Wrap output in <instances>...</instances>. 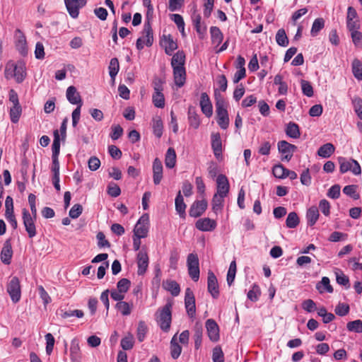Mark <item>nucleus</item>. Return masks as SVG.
I'll use <instances>...</instances> for the list:
<instances>
[{
    "mask_svg": "<svg viewBox=\"0 0 362 362\" xmlns=\"http://www.w3.org/2000/svg\"><path fill=\"white\" fill-rule=\"evenodd\" d=\"M45 337L46 340V353L50 355L53 351L55 340L51 333H47Z\"/></svg>",
    "mask_w": 362,
    "mask_h": 362,
    "instance_id": "nucleus-55",
    "label": "nucleus"
},
{
    "mask_svg": "<svg viewBox=\"0 0 362 362\" xmlns=\"http://www.w3.org/2000/svg\"><path fill=\"white\" fill-rule=\"evenodd\" d=\"M224 197L218 196V194H214L212 199V210L217 213L221 211L223 207Z\"/></svg>",
    "mask_w": 362,
    "mask_h": 362,
    "instance_id": "nucleus-50",
    "label": "nucleus"
},
{
    "mask_svg": "<svg viewBox=\"0 0 362 362\" xmlns=\"http://www.w3.org/2000/svg\"><path fill=\"white\" fill-rule=\"evenodd\" d=\"M188 119L191 127L194 129H197L199 127L200 124L199 117L194 108H189Z\"/></svg>",
    "mask_w": 362,
    "mask_h": 362,
    "instance_id": "nucleus-37",
    "label": "nucleus"
},
{
    "mask_svg": "<svg viewBox=\"0 0 362 362\" xmlns=\"http://www.w3.org/2000/svg\"><path fill=\"white\" fill-rule=\"evenodd\" d=\"M5 76L6 78H14L18 83H22L26 77L25 64L20 62L16 64L7 65Z\"/></svg>",
    "mask_w": 362,
    "mask_h": 362,
    "instance_id": "nucleus-2",
    "label": "nucleus"
},
{
    "mask_svg": "<svg viewBox=\"0 0 362 362\" xmlns=\"http://www.w3.org/2000/svg\"><path fill=\"white\" fill-rule=\"evenodd\" d=\"M316 288L321 293H324L325 291L328 293L333 292V288L330 285L329 279L326 276L322 277L321 281L317 284Z\"/></svg>",
    "mask_w": 362,
    "mask_h": 362,
    "instance_id": "nucleus-33",
    "label": "nucleus"
},
{
    "mask_svg": "<svg viewBox=\"0 0 362 362\" xmlns=\"http://www.w3.org/2000/svg\"><path fill=\"white\" fill-rule=\"evenodd\" d=\"M211 147L216 158H218L222 154V142L219 134H213L211 135Z\"/></svg>",
    "mask_w": 362,
    "mask_h": 362,
    "instance_id": "nucleus-24",
    "label": "nucleus"
},
{
    "mask_svg": "<svg viewBox=\"0 0 362 362\" xmlns=\"http://www.w3.org/2000/svg\"><path fill=\"white\" fill-rule=\"evenodd\" d=\"M130 284L131 282L129 279L123 278L117 282V290L125 293L128 291Z\"/></svg>",
    "mask_w": 362,
    "mask_h": 362,
    "instance_id": "nucleus-60",
    "label": "nucleus"
},
{
    "mask_svg": "<svg viewBox=\"0 0 362 362\" xmlns=\"http://www.w3.org/2000/svg\"><path fill=\"white\" fill-rule=\"evenodd\" d=\"M136 263L138 267V275H144L148 269L149 263L148 255L144 247H143L137 254Z\"/></svg>",
    "mask_w": 362,
    "mask_h": 362,
    "instance_id": "nucleus-9",
    "label": "nucleus"
},
{
    "mask_svg": "<svg viewBox=\"0 0 362 362\" xmlns=\"http://www.w3.org/2000/svg\"><path fill=\"white\" fill-rule=\"evenodd\" d=\"M207 202L205 199L195 201L190 206L189 215L197 218L202 216L207 209Z\"/></svg>",
    "mask_w": 362,
    "mask_h": 362,
    "instance_id": "nucleus-13",
    "label": "nucleus"
},
{
    "mask_svg": "<svg viewBox=\"0 0 362 362\" xmlns=\"http://www.w3.org/2000/svg\"><path fill=\"white\" fill-rule=\"evenodd\" d=\"M286 226L289 228H294L299 224V218L296 212L288 214L286 221Z\"/></svg>",
    "mask_w": 362,
    "mask_h": 362,
    "instance_id": "nucleus-46",
    "label": "nucleus"
},
{
    "mask_svg": "<svg viewBox=\"0 0 362 362\" xmlns=\"http://www.w3.org/2000/svg\"><path fill=\"white\" fill-rule=\"evenodd\" d=\"M59 315L62 318L66 319L70 317H76L78 318H81L83 317L84 313L81 310H59Z\"/></svg>",
    "mask_w": 362,
    "mask_h": 362,
    "instance_id": "nucleus-41",
    "label": "nucleus"
},
{
    "mask_svg": "<svg viewBox=\"0 0 362 362\" xmlns=\"http://www.w3.org/2000/svg\"><path fill=\"white\" fill-rule=\"evenodd\" d=\"M22 218L28 237L30 238H34L37 234L35 226L36 218L31 216L29 211L24 208L22 210Z\"/></svg>",
    "mask_w": 362,
    "mask_h": 362,
    "instance_id": "nucleus-7",
    "label": "nucleus"
},
{
    "mask_svg": "<svg viewBox=\"0 0 362 362\" xmlns=\"http://www.w3.org/2000/svg\"><path fill=\"white\" fill-rule=\"evenodd\" d=\"M13 255L11 245L6 240L1 252V260L5 264H10Z\"/></svg>",
    "mask_w": 362,
    "mask_h": 362,
    "instance_id": "nucleus-23",
    "label": "nucleus"
},
{
    "mask_svg": "<svg viewBox=\"0 0 362 362\" xmlns=\"http://www.w3.org/2000/svg\"><path fill=\"white\" fill-rule=\"evenodd\" d=\"M351 67L354 77L359 81H362V62L358 59H354Z\"/></svg>",
    "mask_w": 362,
    "mask_h": 362,
    "instance_id": "nucleus-35",
    "label": "nucleus"
},
{
    "mask_svg": "<svg viewBox=\"0 0 362 362\" xmlns=\"http://www.w3.org/2000/svg\"><path fill=\"white\" fill-rule=\"evenodd\" d=\"M296 148L297 147L295 145L291 144L286 141H280L278 143V149L282 156L281 160H283L289 161Z\"/></svg>",
    "mask_w": 362,
    "mask_h": 362,
    "instance_id": "nucleus-12",
    "label": "nucleus"
},
{
    "mask_svg": "<svg viewBox=\"0 0 362 362\" xmlns=\"http://www.w3.org/2000/svg\"><path fill=\"white\" fill-rule=\"evenodd\" d=\"M339 170L341 173H345L348 171L351 172L354 175L361 174V168L356 160L353 158H346L344 157H339Z\"/></svg>",
    "mask_w": 362,
    "mask_h": 362,
    "instance_id": "nucleus-4",
    "label": "nucleus"
},
{
    "mask_svg": "<svg viewBox=\"0 0 362 362\" xmlns=\"http://www.w3.org/2000/svg\"><path fill=\"white\" fill-rule=\"evenodd\" d=\"M185 305L189 317L193 318L196 313L195 298L193 291L187 288L185 290Z\"/></svg>",
    "mask_w": 362,
    "mask_h": 362,
    "instance_id": "nucleus-11",
    "label": "nucleus"
},
{
    "mask_svg": "<svg viewBox=\"0 0 362 362\" xmlns=\"http://www.w3.org/2000/svg\"><path fill=\"white\" fill-rule=\"evenodd\" d=\"M66 96L68 101L72 105H83V102L79 93L76 87L71 86L66 89Z\"/></svg>",
    "mask_w": 362,
    "mask_h": 362,
    "instance_id": "nucleus-20",
    "label": "nucleus"
},
{
    "mask_svg": "<svg viewBox=\"0 0 362 362\" xmlns=\"http://www.w3.org/2000/svg\"><path fill=\"white\" fill-rule=\"evenodd\" d=\"M347 329L351 332H355L357 333H362V321L356 320L352 322H349L347 324Z\"/></svg>",
    "mask_w": 362,
    "mask_h": 362,
    "instance_id": "nucleus-54",
    "label": "nucleus"
},
{
    "mask_svg": "<svg viewBox=\"0 0 362 362\" xmlns=\"http://www.w3.org/2000/svg\"><path fill=\"white\" fill-rule=\"evenodd\" d=\"M211 35V40L214 44L219 45L223 40V34L221 30L216 26H213L210 29Z\"/></svg>",
    "mask_w": 362,
    "mask_h": 362,
    "instance_id": "nucleus-43",
    "label": "nucleus"
},
{
    "mask_svg": "<svg viewBox=\"0 0 362 362\" xmlns=\"http://www.w3.org/2000/svg\"><path fill=\"white\" fill-rule=\"evenodd\" d=\"M319 216V210L317 206L310 207L306 213L308 224L310 226H313L318 220Z\"/></svg>",
    "mask_w": 362,
    "mask_h": 362,
    "instance_id": "nucleus-26",
    "label": "nucleus"
},
{
    "mask_svg": "<svg viewBox=\"0 0 362 362\" xmlns=\"http://www.w3.org/2000/svg\"><path fill=\"white\" fill-rule=\"evenodd\" d=\"M200 107L202 112L207 117H210L213 114V107L210 101L209 97L206 93L201 94Z\"/></svg>",
    "mask_w": 362,
    "mask_h": 362,
    "instance_id": "nucleus-21",
    "label": "nucleus"
},
{
    "mask_svg": "<svg viewBox=\"0 0 362 362\" xmlns=\"http://www.w3.org/2000/svg\"><path fill=\"white\" fill-rule=\"evenodd\" d=\"M115 308L122 315L127 316L132 313L133 304H129L125 301H120L117 303Z\"/></svg>",
    "mask_w": 362,
    "mask_h": 362,
    "instance_id": "nucleus-32",
    "label": "nucleus"
},
{
    "mask_svg": "<svg viewBox=\"0 0 362 362\" xmlns=\"http://www.w3.org/2000/svg\"><path fill=\"white\" fill-rule=\"evenodd\" d=\"M352 41L356 47H362V33L358 30L351 33Z\"/></svg>",
    "mask_w": 362,
    "mask_h": 362,
    "instance_id": "nucleus-64",
    "label": "nucleus"
},
{
    "mask_svg": "<svg viewBox=\"0 0 362 362\" xmlns=\"http://www.w3.org/2000/svg\"><path fill=\"white\" fill-rule=\"evenodd\" d=\"M108 69L110 76L111 79L114 81L119 70V64L117 58H112L110 59Z\"/></svg>",
    "mask_w": 362,
    "mask_h": 362,
    "instance_id": "nucleus-36",
    "label": "nucleus"
},
{
    "mask_svg": "<svg viewBox=\"0 0 362 362\" xmlns=\"http://www.w3.org/2000/svg\"><path fill=\"white\" fill-rule=\"evenodd\" d=\"M182 353V346L178 344L176 334L174 335L170 341V355L173 359L179 358Z\"/></svg>",
    "mask_w": 362,
    "mask_h": 362,
    "instance_id": "nucleus-27",
    "label": "nucleus"
},
{
    "mask_svg": "<svg viewBox=\"0 0 362 362\" xmlns=\"http://www.w3.org/2000/svg\"><path fill=\"white\" fill-rule=\"evenodd\" d=\"M52 156L58 157L60 151V138L57 129L54 131V141L52 146Z\"/></svg>",
    "mask_w": 362,
    "mask_h": 362,
    "instance_id": "nucleus-40",
    "label": "nucleus"
},
{
    "mask_svg": "<svg viewBox=\"0 0 362 362\" xmlns=\"http://www.w3.org/2000/svg\"><path fill=\"white\" fill-rule=\"evenodd\" d=\"M6 291L13 303L19 302L21 297V288L19 279L17 276L12 277L8 281Z\"/></svg>",
    "mask_w": 362,
    "mask_h": 362,
    "instance_id": "nucleus-6",
    "label": "nucleus"
},
{
    "mask_svg": "<svg viewBox=\"0 0 362 362\" xmlns=\"http://www.w3.org/2000/svg\"><path fill=\"white\" fill-rule=\"evenodd\" d=\"M176 163V153L173 148L170 147L166 152L165 158V166L168 168H173Z\"/></svg>",
    "mask_w": 362,
    "mask_h": 362,
    "instance_id": "nucleus-29",
    "label": "nucleus"
},
{
    "mask_svg": "<svg viewBox=\"0 0 362 362\" xmlns=\"http://www.w3.org/2000/svg\"><path fill=\"white\" fill-rule=\"evenodd\" d=\"M153 105L158 108H163L165 106V98L162 92H154L152 96Z\"/></svg>",
    "mask_w": 362,
    "mask_h": 362,
    "instance_id": "nucleus-48",
    "label": "nucleus"
},
{
    "mask_svg": "<svg viewBox=\"0 0 362 362\" xmlns=\"http://www.w3.org/2000/svg\"><path fill=\"white\" fill-rule=\"evenodd\" d=\"M187 267L199 268V258L197 254L190 253L187 259Z\"/></svg>",
    "mask_w": 362,
    "mask_h": 362,
    "instance_id": "nucleus-57",
    "label": "nucleus"
},
{
    "mask_svg": "<svg viewBox=\"0 0 362 362\" xmlns=\"http://www.w3.org/2000/svg\"><path fill=\"white\" fill-rule=\"evenodd\" d=\"M286 172L287 169L284 168L281 164L275 165L272 169V173L274 177L279 179L286 178Z\"/></svg>",
    "mask_w": 362,
    "mask_h": 362,
    "instance_id": "nucleus-51",
    "label": "nucleus"
},
{
    "mask_svg": "<svg viewBox=\"0 0 362 362\" xmlns=\"http://www.w3.org/2000/svg\"><path fill=\"white\" fill-rule=\"evenodd\" d=\"M171 20L177 25L178 30L182 34V37H185L186 34L185 32V22L182 16L180 14H172Z\"/></svg>",
    "mask_w": 362,
    "mask_h": 362,
    "instance_id": "nucleus-38",
    "label": "nucleus"
},
{
    "mask_svg": "<svg viewBox=\"0 0 362 362\" xmlns=\"http://www.w3.org/2000/svg\"><path fill=\"white\" fill-rule=\"evenodd\" d=\"M173 78L175 85L178 88L182 87L186 81V71L185 66L174 67Z\"/></svg>",
    "mask_w": 362,
    "mask_h": 362,
    "instance_id": "nucleus-22",
    "label": "nucleus"
},
{
    "mask_svg": "<svg viewBox=\"0 0 362 362\" xmlns=\"http://www.w3.org/2000/svg\"><path fill=\"white\" fill-rule=\"evenodd\" d=\"M195 226L201 231H212L216 227V222L209 218H204L197 220Z\"/></svg>",
    "mask_w": 362,
    "mask_h": 362,
    "instance_id": "nucleus-18",
    "label": "nucleus"
},
{
    "mask_svg": "<svg viewBox=\"0 0 362 362\" xmlns=\"http://www.w3.org/2000/svg\"><path fill=\"white\" fill-rule=\"evenodd\" d=\"M149 228V216L148 214H143L134 228V235L139 238H146L148 235Z\"/></svg>",
    "mask_w": 362,
    "mask_h": 362,
    "instance_id": "nucleus-8",
    "label": "nucleus"
},
{
    "mask_svg": "<svg viewBox=\"0 0 362 362\" xmlns=\"http://www.w3.org/2000/svg\"><path fill=\"white\" fill-rule=\"evenodd\" d=\"M172 303L168 302L158 311V315L157 317V322L160 329L164 332H168L170 328L172 320Z\"/></svg>",
    "mask_w": 362,
    "mask_h": 362,
    "instance_id": "nucleus-3",
    "label": "nucleus"
},
{
    "mask_svg": "<svg viewBox=\"0 0 362 362\" xmlns=\"http://www.w3.org/2000/svg\"><path fill=\"white\" fill-rule=\"evenodd\" d=\"M286 134L291 138L297 139L300 136V131L298 124L289 122L286 129Z\"/></svg>",
    "mask_w": 362,
    "mask_h": 362,
    "instance_id": "nucleus-39",
    "label": "nucleus"
},
{
    "mask_svg": "<svg viewBox=\"0 0 362 362\" xmlns=\"http://www.w3.org/2000/svg\"><path fill=\"white\" fill-rule=\"evenodd\" d=\"M163 169L162 162L156 158L153 163V180L156 185H159L163 179Z\"/></svg>",
    "mask_w": 362,
    "mask_h": 362,
    "instance_id": "nucleus-19",
    "label": "nucleus"
},
{
    "mask_svg": "<svg viewBox=\"0 0 362 362\" xmlns=\"http://www.w3.org/2000/svg\"><path fill=\"white\" fill-rule=\"evenodd\" d=\"M152 127L154 135L160 138L163 134V125L160 117H156L153 119Z\"/></svg>",
    "mask_w": 362,
    "mask_h": 362,
    "instance_id": "nucleus-34",
    "label": "nucleus"
},
{
    "mask_svg": "<svg viewBox=\"0 0 362 362\" xmlns=\"http://www.w3.org/2000/svg\"><path fill=\"white\" fill-rule=\"evenodd\" d=\"M121 346L124 350H130L134 346V337L129 334L121 340Z\"/></svg>",
    "mask_w": 362,
    "mask_h": 362,
    "instance_id": "nucleus-52",
    "label": "nucleus"
},
{
    "mask_svg": "<svg viewBox=\"0 0 362 362\" xmlns=\"http://www.w3.org/2000/svg\"><path fill=\"white\" fill-rule=\"evenodd\" d=\"M343 192L354 199H358L359 198V194L356 193V185H351L345 186L343 189Z\"/></svg>",
    "mask_w": 362,
    "mask_h": 362,
    "instance_id": "nucleus-56",
    "label": "nucleus"
},
{
    "mask_svg": "<svg viewBox=\"0 0 362 362\" xmlns=\"http://www.w3.org/2000/svg\"><path fill=\"white\" fill-rule=\"evenodd\" d=\"M185 62V54L183 51H178L172 57L171 66L174 67L184 66Z\"/></svg>",
    "mask_w": 362,
    "mask_h": 362,
    "instance_id": "nucleus-30",
    "label": "nucleus"
},
{
    "mask_svg": "<svg viewBox=\"0 0 362 362\" xmlns=\"http://www.w3.org/2000/svg\"><path fill=\"white\" fill-rule=\"evenodd\" d=\"M202 327L201 326H196L194 328V347L197 350L202 346Z\"/></svg>",
    "mask_w": 362,
    "mask_h": 362,
    "instance_id": "nucleus-49",
    "label": "nucleus"
},
{
    "mask_svg": "<svg viewBox=\"0 0 362 362\" xmlns=\"http://www.w3.org/2000/svg\"><path fill=\"white\" fill-rule=\"evenodd\" d=\"M276 41L277 44L282 47H286L288 44V40L284 29H279L276 35Z\"/></svg>",
    "mask_w": 362,
    "mask_h": 362,
    "instance_id": "nucleus-47",
    "label": "nucleus"
},
{
    "mask_svg": "<svg viewBox=\"0 0 362 362\" xmlns=\"http://www.w3.org/2000/svg\"><path fill=\"white\" fill-rule=\"evenodd\" d=\"M82 206L79 204H76L70 209L69 215L72 218H77L82 214Z\"/></svg>",
    "mask_w": 362,
    "mask_h": 362,
    "instance_id": "nucleus-61",
    "label": "nucleus"
},
{
    "mask_svg": "<svg viewBox=\"0 0 362 362\" xmlns=\"http://www.w3.org/2000/svg\"><path fill=\"white\" fill-rule=\"evenodd\" d=\"M206 328L211 341H217L219 339V327L213 319H208L206 322Z\"/></svg>",
    "mask_w": 362,
    "mask_h": 362,
    "instance_id": "nucleus-15",
    "label": "nucleus"
},
{
    "mask_svg": "<svg viewBox=\"0 0 362 362\" xmlns=\"http://www.w3.org/2000/svg\"><path fill=\"white\" fill-rule=\"evenodd\" d=\"M216 109L217 114V122L221 129H226L228 127L229 118L226 110V103L220 93L215 90Z\"/></svg>",
    "mask_w": 362,
    "mask_h": 362,
    "instance_id": "nucleus-1",
    "label": "nucleus"
},
{
    "mask_svg": "<svg viewBox=\"0 0 362 362\" xmlns=\"http://www.w3.org/2000/svg\"><path fill=\"white\" fill-rule=\"evenodd\" d=\"M22 112V108L20 105H13L10 109V117L11 120L13 123H17L19 120V118L21 115Z\"/></svg>",
    "mask_w": 362,
    "mask_h": 362,
    "instance_id": "nucleus-44",
    "label": "nucleus"
},
{
    "mask_svg": "<svg viewBox=\"0 0 362 362\" xmlns=\"http://www.w3.org/2000/svg\"><path fill=\"white\" fill-rule=\"evenodd\" d=\"M160 45L164 47L165 52L168 55H171L173 52L177 48V45L173 40L170 35H163L160 40Z\"/></svg>",
    "mask_w": 362,
    "mask_h": 362,
    "instance_id": "nucleus-16",
    "label": "nucleus"
},
{
    "mask_svg": "<svg viewBox=\"0 0 362 362\" xmlns=\"http://www.w3.org/2000/svg\"><path fill=\"white\" fill-rule=\"evenodd\" d=\"M107 193L112 197H117L121 194V189L117 184L110 182L107 186Z\"/></svg>",
    "mask_w": 362,
    "mask_h": 362,
    "instance_id": "nucleus-58",
    "label": "nucleus"
},
{
    "mask_svg": "<svg viewBox=\"0 0 362 362\" xmlns=\"http://www.w3.org/2000/svg\"><path fill=\"white\" fill-rule=\"evenodd\" d=\"M216 182L217 192L215 194L224 197H226L229 190V183L226 176L224 175H218Z\"/></svg>",
    "mask_w": 362,
    "mask_h": 362,
    "instance_id": "nucleus-17",
    "label": "nucleus"
},
{
    "mask_svg": "<svg viewBox=\"0 0 362 362\" xmlns=\"http://www.w3.org/2000/svg\"><path fill=\"white\" fill-rule=\"evenodd\" d=\"M325 26V21L322 18H316L312 25L310 34L312 36L315 37L317 35L319 32L324 28Z\"/></svg>",
    "mask_w": 362,
    "mask_h": 362,
    "instance_id": "nucleus-42",
    "label": "nucleus"
},
{
    "mask_svg": "<svg viewBox=\"0 0 362 362\" xmlns=\"http://www.w3.org/2000/svg\"><path fill=\"white\" fill-rule=\"evenodd\" d=\"M163 286L164 288L170 292L173 296H177L180 292L179 284L173 280H167L163 282Z\"/></svg>",
    "mask_w": 362,
    "mask_h": 362,
    "instance_id": "nucleus-28",
    "label": "nucleus"
},
{
    "mask_svg": "<svg viewBox=\"0 0 362 362\" xmlns=\"http://www.w3.org/2000/svg\"><path fill=\"white\" fill-rule=\"evenodd\" d=\"M334 146L330 143L322 145L317 151V154L322 158H329L334 152Z\"/></svg>",
    "mask_w": 362,
    "mask_h": 362,
    "instance_id": "nucleus-31",
    "label": "nucleus"
},
{
    "mask_svg": "<svg viewBox=\"0 0 362 362\" xmlns=\"http://www.w3.org/2000/svg\"><path fill=\"white\" fill-rule=\"evenodd\" d=\"M69 14L73 18H76L79 14V9L86 6L87 0H64Z\"/></svg>",
    "mask_w": 362,
    "mask_h": 362,
    "instance_id": "nucleus-10",
    "label": "nucleus"
},
{
    "mask_svg": "<svg viewBox=\"0 0 362 362\" xmlns=\"http://www.w3.org/2000/svg\"><path fill=\"white\" fill-rule=\"evenodd\" d=\"M354 110L358 117L362 120V99L356 98L353 100Z\"/></svg>",
    "mask_w": 362,
    "mask_h": 362,
    "instance_id": "nucleus-63",
    "label": "nucleus"
},
{
    "mask_svg": "<svg viewBox=\"0 0 362 362\" xmlns=\"http://www.w3.org/2000/svg\"><path fill=\"white\" fill-rule=\"evenodd\" d=\"M175 210L179 214L180 218H185L186 216V204L184 202V199L182 195L181 194L180 191L178 192L175 200Z\"/></svg>",
    "mask_w": 362,
    "mask_h": 362,
    "instance_id": "nucleus-25",
    "label": "nucleus"
},
{
    "mask_svg": "<svg viewBox=\"0 0 362 362\" xmlns=\"http://www.w3.org/2000/svg\"><path fill=\"white\" fill-rule=\"evenodd\" d=\"M148 328L146 323L144 321H140L136 330V337L140 342L144 340Z\"/></svg>",
    "mask_w": 362,
    "mask_h": 362,
    "instance_id": "nucleus-45",
    "label": "nucleus"
},
{
    "mask_svg": "<svg viewBox=\"0 0 362 362\" xmlns=\"http://www.w3.org/2000/svg\"><path fill=\"white\" fill-rule=\"evenodd\" d=\"M192 20L193 25L198 33H202V29H201V16L200 14L197 13V11L194 10L193 14L192 15Z\"/></svg>",
    "mask_w": 362,
    "mask_h": 362,
    "instance_id": "nucleus-59",
    "label": "nucleus"
},
{
    "mask_svg": "<svg viewBox=\"0 0 362 362\" xmlns=\"http://www.w3.org/2000/svg\"><path fill=\"white\" fill-rule=\"evenodd\" d=\"M349 306L346 303H339L335 308V313L339 316H344L348 314Z\"/></svg>",
    "mask_w": 362,
    "mask_h": 362,
    "instance_id": "nucleus-62",
    "label": "nucleus"
},
{
    "mask_svg": "<svg viewBox=\"0 0 362 362\" xmlns=\"http://www.w3.org/2000/svg\"><path fill=\"white\" fill-rule=\"evenodd\" d=\"M143 37L136 40V46L137 49L141 50L144 45L151 47L153 42V30L149 21L146 22L142 31Z\"/></svg>",
    "mask_w": 362,
    "mask_h": 362,
    "instance_id": "nucleus-5",
    "label": "nucleus"
},
{
    "mask_svg": "<svg viewBox=\"0 0 362 362\" xmlns=\"http://www.w3.org/2000/svg\"><path fill=\"white\" fill-rule=\"evenodd\" d=\"M207 288L209 293H210L214 298H217L218 297L219 289L218 281L215 274L210 270L208 272Z\"/></svg>",
    "mask_w": 362,
    "mask_h": 362,
    "instance_id": "nucleus-14",
    "label": "nucleus"
},
{
    "mask_svg": "<svg viewBox=\"0 0 362 362\" xmlns=\"http://www.w3.org/2000/svg\"><path fill=\"white\" fill-rule=\"evenodd\" d=\"M300 85L302 92L307 97H312L313 95V88L309 81L301 80Z\"/></svg>",
    "mask_w": 362,
    "mask_h": 362,
    "instance_id": "nucleus-53",
    "label": "nucleus"
}]
</instances>
